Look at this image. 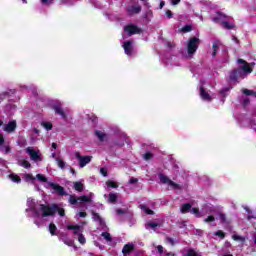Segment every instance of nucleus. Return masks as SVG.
<instances>
[{"label":"nucleus","instance_id":"f03ea898","mask_svg":"<svg viewBox=\"0 0 256 256\" xmlns=\"http://www.w3.org/2000/svg\"><path fill=\"white\" fill-rule=\"evenodd\" d=\"M200 43H201V40L199 38L197 37L190 38L187 45L188 55H195V53H197V49H199Z\"/></svg>","mask_w":256,"mask_h":256},{"label":"nucleus","instance_id":"79ce46f5","mask_svg":"<svg viewBox=\"0 0 256 256\" xmlns=\"http://www.w3.org/2000/svg\"><path fill=\"white\" fill-rule=\"evenodd\" d=\"M147 226L151 227V229H156V227H160L159 223L156 222H148Z\"/></svg>","mask_w":256,"mask_h":256},{"label":"nucleus","instance_id":"bf43d9fd","mask_svg":"<svg viewBox=\"0 0 256 256\" xmlns=\"http://www.w3.org/2000/svg\"><path fill=\"white\" fill-rule=\"evenodd\" d=\"M181 0H171V5H179Z\"/></svg>","mask_w":256,"mask_h":256},{"label":"nucleus","instance_id":"7ed1b4c3","mask_svg":"<svg viewBox=\"0 0 256 256\" xmlns=\"http://www.w3.org/2000/svg\"><path fill=\"white\" fill-rule=\"evenodd\" d=\"M49 187H51V189H53L52 193H55L56 195H58L59 197H66L67 195H69V193H67V191H65V188L55 182H48Z\"/></svg>","mask_w":256,"mask_h":256},{"label":"nucleus","instance_id":"ea45409f","mask_svg":"<svg viewBox=\"0 0 256 256\" xmlns=\"http://www.w3.org/2000/svg\"><path fill=\"white\" fill-rule=\"evenodd\" d=\"M101 235L106 239V241L113 240V238L111 237V234L109 232H103Z\"/></svg>","mask_w":256,"mask_h":256},{"label":"nucleus","instance_id":"a878e982","mask_svg":"<svg viewBox=\"0 0 256 256\" xmlns=\"http://www.w3.org/2000/svg\"><path fill=\"white\" fill-rule=\"evenodd\" d=\"M49 231L52 236L56 235L57 226L54 223L49 224Z\"/></svg>","mask_w":256,"mask_h":256},{"label":"nucleus","instance_id":"c03bdc74","mask_svg":"<svg viewBox=\"0 0 256 256\" xmlns=\"http://www.w3.org/2000/svg\"><path fill=\"white\" fill-rule=\"evenodd\" d=\"M22 167H24V169H29L31 168V163H29L27 160H24L22 161Z\"/></svg>","mask_w":256,"mask_h":256},{"label":"nucleus","instance_id":"680f3d73","mask_svg":"<svg viewBox=\"0 0 256 256\" xmlns=\"http://www.w3.org/2000/svg\"><path fill=\"white\" fill-rule=\"evenodd\" d=\"M232 41H235L237 43V45H239V43H240L239 38L236 36H232Z\"/></svg>","mask_w":256,"mask_h":256},{"label":"nucleus","instance_id":"4468645a","mask_svg":"<svg viewBox=\"0 0 256 256\" xmlns=\"http://www.w3.org/2000/svg\"><path fill=\"white\" fill-rule=\"evenodd\" d=\"M67 229L68 231H74V235H77L78 237L81 235V233H79L81 226L79 225H67Z\"/></svg>","mask_w":256,"mask_h":256},{"label":"nucleus","instance_id":"f257e3e1","mask_svg":"<svg viewBox=\"0 0 256 256\" xmlns=\"http://www.w3.org/2000/svg\"><path fill=\"white\" fill-rule=\"evenodd\" d=\"M237 63H239L240 67H238L237 69H234L230 72V81H237V79H239V77H243V73H245V75H249V73H253V68L255 66V63H251L249 64V62L245 61L242 58H239L237 60Z\"/></svg>","mask_w":256,"mask_h":256},{"label":"nucleus","instance_id":"5fc2aeb1","mask_svg":"<svg viewBox=\"0 0 256 256\" xmlns=\"http://www.w3.org/2000/svg\"><path fill=\"white\" fill-rule=\"evenodd\" d=\"M65 245H68V247H73V240H64Z\"/></svg>","mask_w":256,"mask_h":256},{"label":"nucleus","instance_id":"20e7f679","mask_svg":"<svg viewBox=\"0 0 256 256\" xmlns=\"http://www.w3.org/2000/svg\"><path fill=\"white\" fill-rule=\"evenodd\" d=\"M124 31H125V33H128V37H131L133 35H140V33H143V30L135 24L126 25L124 27Z\"/></svg>","mask_w":256,"mask_h":256},{"label":"nucleus","instance_id":"b1692460","mask_svg":"<svg viewBox=\"0 0 256 256\" xmlns=\"http://www.w3.org/2000/svg\"><path fill=\"white\" fill-rule=\"evenodd\" d=\"M74 189L78 191V193H82L83 191V183L81 182H74Z\"/></svg>","mask_w":256,"mask_h":256},{"label":"nucleus","instance_id":"2eb2a0df","mask_svg":"<svg viewBox=\"0 0 256 256\" xmlns=\"http://www.w3.org/2000/svg\"><path fill=\"white\" fill-rule=\"evenodd\" d=\"M193 206L191 205V203H185V204H182V207L180 209V212L185 215L186 213H189L191 211V208Z\"/></svg>","mask_w":256,"mask_h":256},{"label":"nucleus","instance_id":"a19ab883","mask_svg":"<svg viewBox=\"0 0 256 256\" xmlns=\"http://www.w3.org/2000/svg\"><path fill=\"white\" fill-rule=\"evenodd\" d=\"M215 221V216L210 215L206 219H204V223H213Z\"/></svg>","mask_w":256,"mask_h":256},{"label":"nucleus","instance_id":"423d86ee","mask_svg":"<svg viewBox=\"0 0 256 256\" xmlns=\"http://www.w3.org/2000/svg\"><path fill=\"white\" fill-rule=\"evenodd\" d=\"M142 9L143 8L140 5H138V6L132 5V6H128L126 11L129 15V17H133V15H139V13H141Z\"/></svg>","mask_w":256,"mask_h":256},{"label":"nucleus","instance_id":"de8ad7c7","mask_svg":"<svg viewBox=\"0 0 256 256\" xmlns=\"http://www.w3.org/2000/svg\"><path fill=\"white\" fill-rule=\"evenodd\" d=\"M9 97V92H3L0 94V101H3V99H7Z\"/></svg>","mask_w":256,"mask_h":256},{"label":"nucleus","instance_id":"8fccbe9b","mask_svg":"<svg viewBox=\"0 0 256 256\" xmlns=\"http://www.w3.org/2000/svg\"><path fill=\"white\" fill-rule=\"evenodd\" d=\"M166 241H167L168 243H170V245H172V247L175 246V240H174L173 238L167 237V238H166Z\"/></svg>","mask_w":256,"mask_h":256},{"label":"nucleus","instance_id":"9b49d317","mask_svg":"<svg viewBox=\"0 0 256 256\" xmlns=\"http://www.w3.org/2000/svg\"><path fill=\"white\" fill-rule=\"evenodd\" d=\"M91 159H93L92 156H82V158H80L79 160V165L81 169H83V167H85L86 165H89V163H91Z\"/></svg>","mask_w":256,"mask_h":256},{"label":"nucleus","instance_id":"4c0bfd02","mask_svg":"<svg viewBox=\"0 0 256 256\" xmlns=\"http://www.w3.org/2000/svg\"><path fill=\"white\" fill-rule=\"evenodd\" d=\"M218 17L214 18V21H220V19H227V15L222 12H217Z\"/></svg>","mask_w":256,"mask_h":256},{"label":"nucleus","instance_id":"ddd939ff","mask_svg":"<svg viewBox=\"0 0 256 256\" xmlns=\"http://www.w3.org/2000/svg\"><path fill=\"white\" fill-rule=\"evenodd\" d=\"M135 250V246L133 244H126L124 245L123 249H122V253L123 255H130L132 251Z\"/></svg>","mask_w":256,"mask_h":256},{"label":"nucleus","instance_id":"5701e85b","mask_svg":"<svg viewBox=\"0 0 256 256\" xmlns=\"http://www.w3.org/2000/svg\"><path fill=\"white\" fill-rule=\"evenodd\" d=\"M9 179H11V181H13V183H20L21 182V177H19V175L17 174H10L9 175Z\"/></svg>","mask_w":256,"mask_h":256},{"label":"nucleus","instance_id":"473e14b6","mask_svg":"<svg viewBox=\"0 0 256 256\" xmlns=\"http://www.w3.org/2000/svg\"><path fill=\"white\" fill-rule=\"evenodd\" d=\"M181 31L183 33H190V31H193V26L191 25H185L184 27H182Z\"/></svg>","mask_w":256,"mask_h":256},{"label":"nucleus","instance_id":"f3484780","mask_svg":"<svg viewBox=\"0 0 256 256\" xmlns=\"http://www.w3.org/2000/svg\"><path fill=\"white\" fill-rule=\"evenodd\" d=\"M58 213L60 217H65V209L59 207L58 204H54V215Z\"/></svg>","mask_w":256,"mask_h":256},{"label":"nucleus","instance_id":"72a5a7b5","mask_svg":"<svg viewBox=\"0 0 256 256\" xmlns=\"http://www.w3.org/2000/svg\"><path fill=\"white\" fill-rule=\"evenodd\" d=\"M77 201H79V198L77 199V197L70 195V197H69L70 205H77Z\"/></svg>","mask_w":256,"mask_h":256},{"label":"nucleus","instance_id":"69168bd1","mask_svg":"<svg viewBox=\"0 0 256 256\" xmlns=\"http://www.w3.org/2000/svg\"><path fill=\"white\" fill-rule=\"evenodd\" d=\"M43 5H47L48 3H52L54 0H41Z\"/></svg>","mask_w":256,"mask_h":256},{"label":"nucleus","instance_id":"f704fd0d","mask_svg":"<svg viewBox=\"0 0 256 256\" xmlns=\"http://www.w3.org/2000/svg\"><path fill=\"white\" fill-rule=\"evenodd\" d=\"M153 158V153L151 152H146L144 155H143V159L145 161H151V159Z\"/></svg>","mask_w":256,"mask_h":256},{"label":"nucleus","instance_id":"603ef678","mask_svg":"<svg viewBox=\"0 0 256 256\" xmlns=\"http://www.w3.org/2000/svg\"><path fill=\"white\" fill-rule=\"evenodd\" d=\"M114 145H117L118 147H125V141H123V140L121 142L115 141Z\"/></svg>","mask_w":256,"mask_h":256},{"label":"nucleus","instance_id":"2f4dec72","mask_svg":"<svg viewBox=\"0 0 256 256\" xmlns=\"http://www.w3.org/2000/svg\"><path fill=\"white\" fill-rule=\"evenodd\" d=\"M42 125L46 131H51V129H53V124L51 122H43Z\"/></svg>","mask_w":256,"mask_h":256},{"label":"nucleus","instance_id":"13d9d810","mask_svg":"<svg viewBox=\"0 0 256 256\" xmlns=\"http://www.w3.org/2000/svg\"><path fill=\"white\" fill-rule=\"evenodd\" d=\"M157 249H158V253H160V255H163V246L162 245H158Z\"/></svg>","mask_w":256,"mask_h":256},{"label":"nucleus","instance_id":"37998d69","mask_svg":"<svg viewBox=\"0 0 256 256\" xmlns=\"http://www.w3.org/2000/svg\"><path fill=\"white\" fill-rule=\"evenodd\" d=\"M232 239L234 241H245V238H243V236H239V235H235V234L232 236Z\"/></svg>","mask_w":256,"mask_h":256},{"label":"nucleus","instance_id":"0e129e2a","mask_svg":"<svg viewBox=\"0 0 256 256\" xmlns=\"http://www.w3.org/2000/svg\"><path fill=\"white\" fill-rule=\"evenodd\" d=\"M79 217H82V218L87 217V212H79Z\"/></svg>","mask_w":256,"mask_h":256},{"label":"nucleus","instance_id":"4be33fe9","mask_svg":"<svg viewBox=\"0 0 256 256\" xmlns=\"http://www.w3.org/2000/svg\"><path fill=\"white\" fill-rule=\"evenodd\" d=\"M108 203H117V194L109 193L108 194Z\"/></svg>","mask_w":256,"mask_h":256},{"label":"nucleus","instance_id":"cd10ccee","mask_svg":"<svg viewBox=\"0 0 256 256\" xmlns=\"http://www.w3.org/2000/svg\"><path fill=\"white\" fill-rule=\"evenodd\" d=\"M78 201H81L82 203H91V198L87 195H83L78 198Z\"/></svg>","mask_w":256,"mask_h":256},{"label":"nucleus","instance_id":"e433bc0d","mask_svg":"<svg viewBox=\"0 0 256 256\" xmlns=\"http://www.w3.org/2000/svg\"><path fill=\"white\" fill-rule=\"evenodd\" d=\"M170 187H172V189L174 190H178V189H181V185L175 183L174 181H170V184H168Z\"/></svg>","mask_w":256,"mask_h":256},{"label":"nucleus","instance_id":"c85d7f7f","mask_svg":"<svg viewBox=\"0 0 256 256\" xmlns=\"http://www.w3.org/2000/svg\"><path fill=\"white\" fill-rule=\"evenodd\" d=\"M56 162H57V165L60 169H65V161H63V159L61 158H56Z\"/></svg>","mask_w":256,"mask_h":256},{"label":"nucleus","instance_id":"c756f323","mask_svg":"<svg viewBox=\"0 0 256 256\" xmlns=\"http://www.w3.org/2000/svg\"><path fill=\"white\" fill-rule=\"evenodd\" d=\"M218 217H219L221 223H228L227 222V215H225V213L219 212Z\"/></svg>","mask_w":256,"mask_h":256},{"label":"nucleus","instance_id":"a18cd8bd","mask_svg":"<svg viewBox=\"0 0 256 256\" xmlns=\"http://www.w3.org/2000/svg\"><path fill=\"white\" fill-rule=\"evenodd\" d=\"M217 237H220V239H225V232H223L222 230H218L216 232Z\"/></svg>","mask_w":256,"mask_h":256},{"label":"nucleus","instance_id":"412c9836","mask_svg":"<svg viewBox=\"0 0 256 256\" xmlns=\"http://www.w3.org/2000/svg\"><path fill=\"white\" fill-rule=\"evenodd\" d=\"M212 49H213L212 57H217V51H219V42L218 41H216L212 44Z\"/></svg>","mask_w":256,"mask_h":256},{"label":"nucleus","instance_id":"3c124183","mask_svg":"<svg viewBox=\"0 0 256 256\" xmlns=\"http://www.w3.org/2000/svg\"><path fill=\"white\" fill-rule=\"evenodd\" d=\"M250 103H251V100L249 98H245L243 100L242 105H243V107H247V105H249Z\"/></svg>","mask_w":256,"mask_h":256},{"label":"nucleus","instance_id":"774afa93","mask_svg":"<svg viewBox=\"0 0 256 256\" xmlns=\"http://www.w3.org/2000/svg\"><path fill=\"white\" fill-rule=\"evenodd\" d=\"M57 147H58V146H57V143L53 142V143H52V149H57Z\"/></svg>","mask_w":256,"mask_h":256},{"label":"nucleus","instance_id":"f8f14e48","mask_svg":"<svg viewBox=\"0 0 256 256\" xmlns=\"http://www.w3.org/2000/svg\"><path fill=\"white\" fill-rule=\"evenodd\" d=\"M53 109L57 115L62 116V119H67V114H65V111H63V108H61L60 104H56L53 106Z\"/></svg>","mask_w":256,"mask_h":256},{"label":"nucleus","instance_id":"393cba45","mask_svg":"<svg viewBox=\"0 0 256 256\" xmlns=\"http://www.w3.org/2000/svg\"><path fill=\"white\" fill-rule=\"evenodd\" d=\"M107 187H110L111 189H117V187H119V184H117V182L113 181V180H108L106 182Z\"/></svg>","mask_w":256,"mask_h":256},{"label":"nucleus","instance_id":"6e6552de","mask_svg":"<svg viewBox=\"0 0 256 256\" xmlns=\"http://www.w3.org/2000/svg\"><path fill=\"white\" fill-rule=\"evenodd\" d=\"M123 49L126 55H133V42L131 40L125 41Z\"/></svg>","mask_w":256,"mask_h":256},{"label":"nucleus","instance_id":"58836bf2","mask_svg":"<svg viewBox=\"0 0 256 256\" xmlns=\"http://www.w3.org/2000/svg\"><path fill=\"white\" fill-rule=\"evenodd\" d=\"M78 241L81 245H85V243H87V240L85 239V236L83 234H79Z\"/></svg>","mask_w":256,"mask_h":256},{"label":"nucleus","instance_id":"338daca9","mask_svg":"<svg viewBox=\"0 0 256 256\" xmlns=\"http://www.w3.org/2000/svg\"><path fill=\"white\" fill-rule=\"evenodd\" d=\"M163 7H165V1L160 2V9H163Z\"/></svg>","mask_w":256,"mask_h":256},{"label":"nucleus","instance_id":"1a4fd4ad","mask_svg":"<svg viewBox=\"0 0 256 256\" xmlns=\"http://www.w3.org/2000/svg\"><path fill=\"white\" fill-rule=\"evenodd\" d=\"M15 129H17V121L15 120L8 122L4 127V131H6V133H13Z\"/></svg>","mask_w":256,"mask_h":256},{"label":"nucleus","instance_id":"39448f33","mask_svg":"<svg viewBox=\"0 0 256 256\" xmlns=\"http://www.w3.org/2000/svg\"><path fill=\"white\" fill-rule=\"evenodd\" d=\"M55 204L51 206L46 204H40V211L42 213V217H53L54 215Z\"/></svg>","mask_w":256,"mask_h":256},{"label":"nucleus","instance_id":"e2e57ef3","mask_svg":"<svg viewBox=\"0 0 256 256\" xmlns=\"http://www.w3.org/2000/svg\"><path fill=\"white\" fill-rule=\"evenodd\" d=\"M5 143V138L2 134H0V145H3Z\"/></svg>","mask_w":256,"mask_h":256},{"label":"nucleus","instance_id":"bb28decb","mask_svg":"<svg viewBox=\"0 0 256 256\" xmlns=\"http://www.w3.org/2000/svg\"><path fill=\"white\" fill-rule=\"evenodd\" d=\"M222 27H224V29H235V24H230L228 21H223L222 22Z\"/></svg>","mask_w":256,"mask_h":256},{"label":"nucleus","instance_id":"4d7b16f0","mask_svg":"<svg viewBox=\"0 0 256 256\" xmlns=\"http://www.w3.org/2000/svg\"><path fill=\"white\" fill-rule=\"evenodd\" d=\"M116 213L118 214V215H125V210H123V209H117L116 210Z\"/></svg>","mask_w":256,"mask_h":256},{"label":"nucleus","instance_id":"dca6fc26","mask_svg":"<svg viewBox=\"0 0 256 256\" xmlns=\"http://www.w3.org/2000/svg\"><path fill=\"white\" fill-rule=\"evenodd\" d=\"M158 177L160 179V183H163L164 185H169L171 183V179L163 173H160Z\"/></svg>","mask_w":256,"mask_h":256},{"label":"nucleus","instance_id":"09e8293b","mask_svg":"<svg viewBox=\"0 0 256 256\" xmlns=\"http://www.w3.org/2000/svg\"><path fill=\"white\" fill-rule=\"evenodd\" d=\"M138 182H139V179L134 178V177L130 178V180H129L130 185H135V183H138Z\"/></svg>","mask_w":256,"mask_h":256},{"label":"nucleus","instance_id":"6ab92c4d","mask_svg":"<svg viewBox=\"0 0 256 256\" xmlns=\"http://www.w3.org/2000/svg\"><path fill=\"white\" fill-rule=\"evenodd\" d=\"M92 219L94 221H97L99 223V225H104V221H103V218H101V215H99V213L97 212H92Z\"/></svg>","mask_w":256,"mask_h":256},{"label":"nucleus","instance_id":"aec40b11","mask_svg":"<svg viewBox=\"0 0 256 256\" xmlns=\"http://www.w3.org/2000/svg\"><path fill=\"white\" fill-rule=\"evenodd\" d=\"M140 208L142 211H144V213H146V215H155V212L149 209L146 205H140Z\"/></svg>","mask_w":256,"mask_h":256},{"label":"nucleus","instance_id":"7c9ffc66","mask_svg":"<svg viewBox=\"0 0 256 256\" xmlns=\"http://www.w3.org/2000/svg\"><path fill=\"white\" fill-rule=\"evenodd\" d=\"M190 213L195 215V217H198V218L201 217V212H199V208H191Z\"/></svg>","mask_w":256,"mask_h":256},{"label":"nucleus","instance_id":"864d4df0","mask_svg":"<svg viewBox=\"0 0 256 256\" xmlns=\"http://www.w3.org/2000/svg\"><path fill=\"white\" fill-rule=\"evenodd\" d=\"M166 16L168 17V19H173V12L171 10H167Z\"/></svg>","mask_w":256,"mask_h":256},{"label":"nucleus","instance_id":"49530a36","mask_svg":"<svg viewBox=\"0 0 256 256\" xmlns=\"http://www.w3.org/2000/svg\"><path fill=\"white\" fill-rule=\"evenodd\" d=\"M25 180L26 181H35V178L33 177V174H25Z\"/></svg>","mask_w":256,"mask_h":256},{"label":"nucleus","instance_id":"6e6d98bb","mask_svg":"<svg viewBox=\"0 0 256 256\" xmlns=\"http://www.w3.org/2000/svg\"><path fill=\"white\" fill-rule=\"evenodd\" d=\"M100 173L103 177H107V170L105 168H100Z\"/></svg>","mask_w":256,"mask_h":256},{"label":"nucleus","instance_id":"c9c22d12","mask_svg":"<svg viewBox=\"0 0 256 256\" xmlns=\"http://www.w3.org/2000/svg\"><path fill=\"white\" fill-rule=\"evenodd\" d=\"M36 179H38V181H41L42 183H47V177H45L43 174H37Z\"/></svg>","mask_w":256,"mask_h":256},{"label":"nucleus","instance_id":"0eeeda50","mask_svg":"<svg viewBox=\"0 0 256 256\" xmlns=\"http://www.w3.org/2000/svg\"><path fill=\"white\" fill-rule=\"evenodd\" d=\"M26 153H28L32 161H41V156L39 155V152L35 151L33 147H28L26 149Z\"/></svg>","mask_w":256,"mask_h":256},{"label":"nucleus","instance_id":"9d476101","mask_svg":"<svg viewBox=\"0 0 256 256\" xmlns=\"http://www.w3.org/2000/svg\"><path fill=\"white\" fill-rule=\"evenodd\" d=\"M200 97L203 101H213V98L207 91H205V87L203 86H200Z\"/></svg>","mask_w":256,"mask_h":256},{"label":"nucleus","instance_id":"052dcab7","mask_svg":"<svg viewBox=\"0 0 256 256\" xmlns=\"http://www.w3.org/2000/svg\"><path fill=\"white\" fill-rule=\"evenodd\" d=\"M75 157H76V159H78V160L80 161L83 156L81 155V153L76 152V153H75Z\"/></svg>","mask_w":256,"mask_h":256},{"label":"nucleus","instance_id":"a211bd4d","mask_svg":"<svg viewBox=\"0 0 256 256\" xmlns=\"http://www.w3.org/2000/svg\"><path fill=\"white\" fill-rule=\"evenodd\" d=\"M95 135L101 143H103V141H105V139H107V134H105V132H102L100 130H96Z\"/></svg>","mask_w":256,"mask_h":256}]
</instances>
